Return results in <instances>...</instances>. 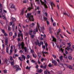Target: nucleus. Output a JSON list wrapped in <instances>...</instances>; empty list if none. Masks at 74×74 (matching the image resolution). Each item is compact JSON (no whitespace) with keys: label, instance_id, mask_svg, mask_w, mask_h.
Returning <instances> with one entry per match:
<instances>
[{"label":"nucleus","instance_id":"6e6d98bb","mask_svg":"<svg viewBox=\"0 0 74 74\" xmlns=\"http://www.w3.org/2000/svg\"><path fill=\"white\" fill-rule=\"evenodd\" d=\"M18 30L20 33H22V31L21 30L18 29Z\"/></svg>","mask_w":74,"mask_h":74},{"label":"nucleus","instance_id":"a18cd8bd","mask_svg":"<svg viewBox=\"0 0 74 74\" xmlns=\"http://www.w3.org/2000/svg\"><path fill=\"white\" fill-rule=\"evenodd\" d=\"M12 32H10V36H12Z\"/></svg>","mask_w":74,"mask_h":74},{"label":"nucleus","instance_id":"393cba45","mask_svg":"<svg viewBox=\"0 0 74 74\" xmlns=\"http://www.w3.org/2000/svg\"><path fill=\"white\" fill-rule=\"evenodd\" d=\"M25 50V52H27V47H25L23 49Z\"/></svg>","mask_w":74,"mask_h":74},{"label":"nucleus","instance_id":"a211bd4d","mask_svg":"<svg viewBox=\"0 0 74 74\" xmlns=\"http://www.w3.org/2000/svg\"><path fill=\"white\" fill-rule=\"evenodd\" d=\"M19 35L21 37L22 40H23V34H22V33H19Z\"/></svg>","mask_w":74,"mask_h":74},{"label":"nucleus","instance_id":"4d7b16f0","mask_svg":"<svg viewBox=\"0 0 74 74\" xmlns=\"http://www.w3.org/2000/svg\"><path fill=\"white\" fill-rule=\"evenodd\" d=\"M14 10V11H16V8H15V7H14V8H13Z\"/></svg>","mask_w":74,"mask_h":74},{"label":"nucleus","instance_id":"a19ab883","mask_svg":"<svg viewBox=\"0 0 74 74\" xmlns=\"http://www.w3.org/2000/svg\"><path fill=\"white\" fill-rule=\"evenodd\" d=\"M0 10H1V11L0 12V13H1L2 12V11L3 10H2V7L0 8Z\"/></svg>","mask_w":74,"mask_h":74},{"label":"nucleus","instance_id":"e433bc0d","mask_svg":"<svg viewBox=\"0 0 74 74\" xmlns=\"http://www.w3.org/2000/svg\"><path fill=\"white\" fill-rule=\"evenodd\" d=\"M68 58L69 59H72V57L71 56H68Z\"/></svg>","mask_w":74,"mask_h":74},{"label":"nucleus","instance_id":"bb28decb","mask_svg":"<svg viewBox=\"0 0 74 74\" xmlns=\"http://www.w3.org/2000/svg\"><path fill=\"white\" fill-rule=\"evenodd\" d=\"M67 50L68 51H69L70 50V46H67Z\"/></svg>","mask_w":74,"mask_h":74},{"label":"nucleus","instance_id":"13d9d810","mask_svg":"<svg viewBox=\"0 0 74 74\" xmlns=\"http://www.w3.org/2000/svg\"><path fill=\"white\" fill-rule=\"evenodd\" d=\"M10 55H11V53H12V49H11L10 50Z\"/></svg>","mask_w":74,"mask_h":74},{"label":"nucleus","instance_id":"9d476101","mask_svg":"<svg viewBox=\"0 0 74 74\" xmlns=\"http://www.w3.org/2000/svg\"><path fill=\"white\" fill-rule=\"evenodd\" d=\"M51 6L52 10H53V7L55 6V4L53 3V2H51Z\"/></svg>","mask_w":74,"mask_h":74},{"label":"nucleus","instance_id":"c756f323","mask_svg":"<svg viewBox=\"0 0 74 74\" xmlns=\"http://www.w3.org/2000/svg\"><path fill=\"white\" fill-rule=\"evenodd\" d=\"M21 69L19 68H17L16 69V71H18V70H21Z\"/></svg>","mask_w":74,"mask_h":74},{"label":"nucleus","instance_id":"1a4fd4ad","mask_svg":"<svg viewBox=\"0 0 74 74\" xmlns=\"http://www.w3.org/2000/svg\"><path fill=\"white\" fill-rule=\"evenodd\" d=\"M8 38H7L5 39V44L6 45H7V44H8Z\"/></svg>","mask_w":74,"mask_h":74},{"label":"nucleus","instance_id":"864d4df0","mask_svg":"<svg viewBox=\"0 0 74 74\" xmlns=\"http://www.w3.org/2000/svg\"><path fill=\"white\" fill-rule=\"evenodd\" d=\"M31 37L32 38H33L34 37V35H32V34L31 35Z\"/></svg>","mask_w":74,"mask_h":74},{"label":"nucleus","instance_id":"473e14b6","mask_svg":"<svg viewBox=\"0 0 74 74\" xmlns=\"http://www.w3.org/2000/svg\"><path fill=\"white\" fill-rule=\"evenodd\" d=\"M37 2V3L39 5L40 4V1L39 0H36Z\"/></svg>","mask_w":74,"mask_h":74},{"label":"nucleus","instance_id":"ddd939ff","mask_svg":"<svg viewBox=\"0 0 74 74\" xmlns=\"http://www.w3.org/2000/svg\"><path fill=\"white\" fill-rule=\"evenodd\" d=\"M32 32H33V30H32V29H30L29 30V33L30 36H32Z\"/></svg>","mask_w":74,"mask_h":74},{"label":"nucleus","instance_id":"b1692460","mask_svg":"<svg viewBox=\"0 0 74 74\" xmlns=\"http://www.w3.org/2000/svg\"><path fill=\"white\" fill-rule=\"evenodd\" d=\"M28 2V1L27 0H24L23 1V3H26Z\"/></svg>","mask_w":74,"mask_h":74},{"label":"nucleus","instance_id":"49530a36","mask_svg":"<svg viewBox=\"0 0 74 74\" xmlns=\"http://www.w3.org/2000/svg\"><path fill=\"white\" fill-rule=\"evenodd\" d=\"M56 61L54 60H52V62L53 63H54L55 62H56Z\"/></svg>","mask_w":74,"mask_h":74},{"label":"nucleus","instance_id":"39448f33","mask_svg":"<svg viewBox=\"0 0 74 74\" xmlns=\"http://www.w3.org/2000/svg\"><path fill=\"white\" fill-rule=\"evenodd\" d=\"M31 7H29L27 8V10H28L29 11H30L31 10L33 9V4L32 3H31Z\"/></svg>","mask_w":74,"mask_h":74},{"label":"nucleus","instance_id":"412c9836","mask_svg":"<svg viewBox=\"0 0 74 74\" xmlns=\"http://www.w3.org/2000/svg\"><path fill=\"white\" fill-rule=\"evenodd\" d=\"M14 60H13V61L12 62L11 64V65H12V66H14Z\"/></svg>","mask_w":74,"mask_h":74},{"label":"nucleus","instance_id":"de8ad7c7","mask_svg":"<svg viewBox=\"0 0 74 74\" xmlns=\"http://www.w3.org/2000/svg\"><path fill=\"white\" fill-rule=\"evenodd\" d=\"M40 67L42 69H44V66H43V65H41L40 66Z\"/></svg>","mask_w":74,"mask_h":74},{"label":"nucleus","instance_id":"5fc2aeb1","mask_svg":"<svg viewBox=\"0 0 74 74\" xmlns=\"http://www.w3.org/2000/svg\"><path fill=\"white\" fill-rule=\"evenodd\" d=\"M19 52L21 53H23V50H21Z\"/></svg>","mask_w":74,"mask_h":74},{"label":"nucleus","instance_id":"4c0bfd02","mask_svg":"<svg viewBox=\"0 0 74 74\" xmlns=\"http://www.w3.org/2000/svg\"><path fill=\"white\" fill-rule=\"evenodd\" d=\"M60 60L61 61V62H64V60L63 59H60Z\"/></svg>","mask_w":74,"mask_h":74},{"label":"nucleus","instance_id":"dca6fc26","mask_svg":"<svg viewBox=\"0 0 74 74\" xmlns=\"http://www.w3.org/2000/svg\"><path fill=\"white\" fill-rule=\"evenodd\" d=\"M7 61V60L5 59L4 60V62L5 63L6 62V64H9V63H8V61Z\"/></svg>","mask_w":74,"mask_h":74},{"label":"nucleus","instance_id":"5701e85b","mask_svg":"<svg viewBox=\"0 0 74 74\" xmlns=\"http://www.w3.org/2000/svg\"><path fill=\"white\" fill-rule=\"evenodd\" d=\"M14 7H15V6H14V5L13 4H12V5L10 6V8H13Z\"/></svg>","mask_w":74,"mask_h":74},{"label":"nucleus","instance_id":"4468645a","mask_svg":"<svg viewBox=\"0 0 74 74\" xmlns=\"http://www.w3.org/2000/svg\"><path fill=\"white\" fill-rule=\"evenodd\" d=\"M27 17L28 18H30V17L31 16V13H28L27 14Z\"/></svg>","mask_w":74,"mask_h":74},{"label":"nucleus","instance_id":"7ed1b4c3","mask_svg":"<svg viewBox=\"0 0 74 74\" xmlns=\"http://www.w3.org/2000/svg\"><path fill=\"white\" fill-rule=\"evenodd\" d=\"M13 22H10V26H12V28L13 30H14V27H15V24L13 23L12 25V23H13Z\"/></svg>","mask_w":74,"mask_h":74},{"label":"nucleus","instance_id":"9b49d317","mask_svg":"<svg viewBox=\"0 0 74 74\" xmlns=\"http://www.w3.org/2000/svg\"><path fill=\"white\" fill-rule=\"evenodd\" d=\"M25 8H24V9H23L22 10V11H21V13H20V15H23V14H24V12H25V11H24V10L25 9Z\"/></svg>","mask_w":74,"mask_h":74},{"label":"nucleus","instance_id":"37998d69","mask_svg":"<svg viewBox=\"0 0 74 74\" xmlns=\"http://www.w3.org/2000/svg\"><path fill=\"white\" fill-rule=\"evenodd\" d=\"M60 51H61L62 52H63V53H64L63 52V49L62 48L60 49Z\"/></svg>","mask_w":74,"mask_h":74},{"label":"nucleus","instance_id":"ea45409f","mask_svg":"<svg viewBox=\"0 0 74 74\" xmlns=\"http://www.w3.org/2000/svg\"><path fill=\"white\" fill-rule=\"evenodd\" d=\"M51 64L50 63L49 65H48V66L49 67H52V65H51Z\"/></svg>","mask_w":74,"mask_h":74},{"label":"nucleus","instance_id":"423d86ee","mask_svg":"<svg viewBox=\"0 0 74 74\" xmlns=\"http://www.w3.org/2000/svg\"><path fill=\"white\" fill-rule=\"evenodd\" d=\"M5 13L4 12L2 14V18L3 19H6V18H5Z\"/></svg>","mask_w":74,"mask_h":74},{"label":"nucleus","instance_id":"09e8293b","mask_svg":"<svg viewBox=\"0 0 74 74\" xmlns=\"http://www.w3.org/2000/svg\"><path fill=\"white\" fill-rule=\"evenodd\" d=\"M42 69H40V70H39V71L38 72V73H41L42 72Z\"/></svg>","mask_w":74,"mask_h":74},{"label":"nucleus","instance_id":"a878e982","mask_svg":"<svg viewBox=\"0 0 74 74\" xmlns=\"http://www.w3.org/2000/svg\"><path fill=\"white\" fill-rule=\"evenodd\" d=\"M64 57L65 58H66V59H67V56H66V55L65 54V53H64Z\"/></svg>","mask_w":74,"mask_h":74},{"label":"nucleus","instance_id":"bf43d9fd","mask_svg":"<svg viewBox=\"0 0 74 74\" xmlns=\"http://www.w3.org/2000/svg\"><path fill=\"white\" fill-rule=\"evenodd\" d=\"M31 62H32V63H35V61H34V60H31Z\"/></svg>","mask_w":74,"mask_h":74},{"label":"nucleus","instance_id":"c85d7f7f","mask_svg":"<svg viewBox=\"0 0 74 74\" xmlns=\"http://www.w3.org/2000/svg\"><path fill=\"white\" fill-rule=\"evenodd\" d=\"M59 32H60V30L59 29H58V30L57 32V34L58 35H59Z\"/></svg>","mask_w":74,"mask_h":74},{"label":"nucleus","instance_id":"c9c22d12","mask_svg":"<svg viewBox=\"0 0 74 74\" xmlns=\"http://www.w3.org/2000/svg\"><path fill=\"white\" fill-rule=\"evenodd\" d=\"M37 14H41V11H37Z\"/></svg>","mask_w":74,"mask_h":74},{"label":"nucleus","instance_id":"680f3d73","mask_svg":"<svg viewBox=\"0 0 74 74\" xmlns=\"http://www.w3.org/2000/svg\"><path fill=\"white\" fill-rule=\"evenodd\" d=\"M2 32L4 34L5 33V31L4 29H2Z\"/></svg>","mask_w":74,"mask_h":74},{"label":"nucleus","instance_id":"f8f14e48","mask_svg":"<svg viewBox=\"0 0 74 74\" xmlns=\"http://www.w3.org/2000/svg\"><path fill=\"white\" fill-rule=\"evenodd\" d=\"M13 68L14 69H16V68H19V66L17 65H13Z\"/></svg>","mask_w":74,"mask_h":74},{"label":"nucleus","instance_id":"f704fd0d","mask_svg":"<svg viewBox=\"0 0 74 74\" xmlns=\"http://www.w3.org/2000/svg\"><path fill=\"white\" fill-rule=\"evenodd\" d=\"M51 20L52 22H53V18H52V16L51 15Z\"/></svg>","mask_w":74,"mask_h":74},{"label":"nucleus","instance_id":"2eb2a0df","mask_svg":"<svg viewBox=\"0 0 74 74\" xmlns=\"http://www.w3.org/2000/svg\"><path fill=\"white\" fill-rule=\"evenodd\" d=\"M53 38V41H54V42H56V38H55L53 36L52 37Z\"/></svg>","mask_w":74,"mask_h":74},{"label":"nucleus","instance_id":"c03bdc74","mask_svg":"<svg viewBox=\"0 0 74 74\" xmlns=\"http://www.w3.org/2000/svg\"><path fill=\"white\" fill-rule=\"evenodd\" d=\"M56 23L54 22L53 23V26H56Z\"/></svg>","mask_w":74,"mask_h":74},{"label":"nucleus","instance_id":"f03ea898","mask_svg":"<svg viewBox=\"0 0 74 74\" xmlns=\"http://www.w3.org/2000/svg\"><path fill=\"white\" fill-rule=\"evenodd\" d=\"M37 25L38 26V28L39 29V32H42V31H43V30H44V28L43 27H40V25L38 23H37Z\"/></svg>","mask_w":74,"mask_h":74},{"label":"nucleus","instance_id":"2f4dec72","mask_svg":"<svg viewBox=\"0 0 74 74\" xmlns=\"http://www.w3.org/2000/svg\"><path fill=\"white\" fill-rule=\"evenodd\" d=\"M3 71L4 74H6V73H7V70H4Z\"/></svg>","mask_w":74,"mask_h":74},{"label":"nucleus","instance_id":"052dcab7","mask_svg":"<svg viewBox=\"0 0 74 74\" xmlns=\"http://www.w3.org/2000/svg\"><path fill=\"white\" fill-rule=\"evenodd\" d=\"M33 32L34 34H36V31H35L34 30L33 31Z\"/></svg>","mask_w":74,"mask_h":74},{"label":"nucleus","instance_id":"f257e3e1","mask_svg":"<svg viewBox=\"0 0 74 74\" xmlns=\"http://www.w3.org/2000/svg\"><path fill=\"white\" fill-rule=\"evenodd\" d=\"M40 1L42 5H44L45 7L46 8H48V6H47V5L46 4L47 2L46 1V0H44V1H45V2H42V1H41V0H40Z\"/></svg>","mask_w":74,"mask_h":74},{"label":"nucleus","instance_id":"338daca9","mask_svg":"<svg viewBox=\"0 0 74 74\" xmlns=\"http://www.w3.org/2000/svg\"><path fill=\"white\" fill-rule=\"evenodd\" d=\"M18 41H21V38H18L17 39Z\"/></svg>","mask_w":74,"mask_h":74},{"label":"nucleus","instance_id":"0eeeda50","mask_svg":"<svg viewBox=\"0 0 74 74\" xmlns=\"http://www.w3.org/2000/svg\"><path fill=\"white\" fill-rule=\"evenodd\" d=\"M63 15H66L68 16H70V14L69 13H68L67 14L66 13V12H64Z\"/></svg>","mask_w":74,"mask_h":74},{"label":"nucleus","instance_id":"58836bf2","mask_svg":"<svg viewBox=\"0 0 74 74\" xmlns=\"http://www.w3.org/2000/svg\"><path fill=\"white\" fill-rule=\"evenodd\" d=\"M38 56L39 57V58H40L41 56V54H40V53H38Z\"/></svg>","mask_w":74,"mask_h":74},{"label":"nucleus","instance_id":"aec40b11","mask_svg":"<svg viewBox=\"0 0 74 74\" xmlns=\"http://www.w3.org/2000/svg\"><path fill=\"white\" fill-rule=\"evenodd\" d=\"M12 22H14V21H16V20L15 19V18H14V17H12Z\"/></svg>","mask_w":74,"mask_h":74},{"label":"nucleus","instance_id":"20e7f679","mask_svg":"<svg viewBox=\"0 0 74 74\" xmlns=\"http://www.w3.org/2000/svg\"><path fill=\"white\" fill-rule=\"evenodd\" d=\"M29 18L30 21H34V18H33V16H31Z\"/></svg>","mask_w":74,"mask_h":74},{"label":"nucleus","instance_id":"3c124183","mask_svg":"<svg viewBox=\"0 0 74 74\" xmlns=\"http://www.w3.org/2000/svg\"><path fill=\"white\" fill-rule=\"evenodd\" d=\"M54 66H56V64H58V63H57V62H54Z\"/></svg>","mask_w":74,"mask_h":74},{"label":"nucleus","instance_id":"79ce46f5","mask_svg":"<svg viewBox=\"0 0 74 74\" xmlns=\"http://www.w3.org/2000/svg\"><path fill=\"white\" fill-rule=\"evenodd\" d=\"M29 19H27V20H26V21L27 23H29Z\"/></svg>","mask_w":74,"mask_h":74},{"label":"nucleus","instance_id":"4be33fe9","mask_svg":"<svg viewBox=\"0 0 74 74\" xmlns=\"http://www.w3.org/2000/svg\"><path fill=\"white\" fill-rule=\"evenodd\" d=\"M43 19H44V21H47V19L48 18L47 17H45L44 16L43 17Z\"/></svg>","mask_w":74,"mask_h":74},{"label":"nucleus","instance_id":"e2e57ef3","mask_svg":"<svg viewBox=\"0 0 74 74\" xmlns=\"http://www.w3.org/2000/svg\"><path fill=\"white\" fill-rule=\"evenodd\" d=\"M10 60H13V58H12V57H11L10 58Z\"/></svg>","mask_w":74,"mask_h":74},{"label":"nucleus","instance_id":"f3484780","mask_svg":"<svg viewBox=\"0 0 74 74\" xmlns=\"http://www.w3.org/2000/svg\"><path fill=\"white\" fill-rule=\"evenodd\" d=\"M21 58H22L23 59H24V60H25V59L26 58V56H25L24 55H23L22 56V57H21Z\"/></svg>","mask_w":74,"mask_h":74},{"label":"nucleus","instance_id":"6e6552de","mask_svg":"<svg viewBox=\"0 0 74 74\" xmlns=\"http://www.w3.org/2000/svg\"><path fill=\"white\" fill-rule=\"evenodd\" d=\"M21 44V48L22 49H24V47H25V43L24 42H22Z\"/></svg>","mask_w":74,"mask_h":74},{"label":"nucleus","instance_id":"0e129e2a","mask_svg":"<svg viewBox=\"0 0 74 74\" xmlns=\"http://www.w3.org/2000/svg\"><path fill=\"white\" fill-rule=\"evenodd\" d=\"M40 44H42V45H43V44H44V43H43V42L42 41H41V42H40Z\"/></svg>","mask_w":74,"mask_h":74},{"label":"nucleus","instance_id":"cd10ccee","mask_svg":"<svg viewBox=\"0 0 74 74\" xmlns=\"http://www.w3.org/2000/svg\"><path fill=\"white\" fill-rule=\"evenodd\" d=\"M6 51L7 53H9V52L8 51V47L6 48Z\"/></svg>","mask_w":74,"mask_h":74},{"label":"nucleus","instance_id":"774afa93","mask_svg":"<svg viewBox=\"0 0 74 74\" xmlns=\"http://www.w3.org/2000/svg\"><path fill=\"white\" fill-rule=\"evenodd\" d=\"M22 44H21V43H19L18 44V47H21V45Z\"/></svg>","mask_w":74,"mask_h":74},{"label":"nucleus","instance_id":"6ab92c4d","mask_svg":"<svg viewBox=\"0 0 74 74\" xmlns=\"http://www.w3.org/2000/svg\"><path fill=\"white\" fill-rule=\"evenodd\" d=\"M34 26V24L33 23L30 25V26L31 27H33V26Z\"/></svg>","mask_w":74,"mask_h":74},{"label":"nucleus","instance_id":"69168bd1","mask_svg":"<svg viewBox=\"0 0 74 74\" xmlns=\"http://www.w3.org/2000/svg\"><path fill=\"white\" fill-rule=\"evenodd\" d=\"M4 35L5 36H7V35H8V34H7L6 33H4Z\"/></svg>","mask_w":74,"mask_h":74},{"label":"nucleus","instance_id":"8fccbe9b","mask_svg":"<svg viewBox=\"0 0 74 74\" xmlns=\"http://www.w3.org/2000/svg\"><path fill=\"white\" fill-rule=\"evenodd\" d=\"M36 32H38V28L37 27H36Z\"/></svg>","mask_w":74,"mask_h":74},{"label":"nucleus","instance_id":"7c9ffc66","mask_svg":"<svg viewBox=\"0 0 74 74\" xmlns=\"http://www.w3.org/2000/svg\"><path fill=\"white\" fill-rule=\"evenodd\" d=\"M69 67L70 69H73V66H71V65H69Z\"/></svg>","mask_w":74,"mask_h":74},{"label":"nucleus","instance_id":"72a5a7b5","mask_svg":"<svg viewBox=\"0 0 74 74\" xmlns=\"http://www.w3.org/2000/svg\"><path fill=\"white\" fill-rule=\"evenodd\" d=\"M42 53H42V54H43V55H44V53H47V52H45H45H44V51H42Z\"/></svg>","mask_w":74,"mask_h":74},{"label":"nucleus","instance_id":"603ef678","mask_svg":"<svg viewBox=\"0 0 74 74\" xmlns=\"http://www.w3.org/2000/svg\"><path fill=\"white\" fill-rule=\"evenodd\" d=\"M45 74H48V72H47V71H45L44 72Z\"/></svg>","mask_w":74,"mask_h":74}]
</instances>
